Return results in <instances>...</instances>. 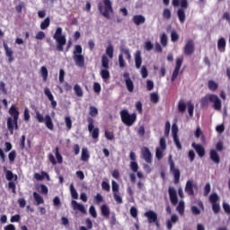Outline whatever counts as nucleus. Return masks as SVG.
<instances>
[{"label":"nucleus","instance_id":"37998d69","mask_svg":"<svg viewBox=\"0 0 230 230\" xmlns=\"http://www.w3.org/2000/svg\"><path fill=\"white\" fill-rule=\"evenodd\" d=\"M44 94L45 96H47L49 102H53V100H55V97L53 96V93H51V91L49 90V88L46 87L44 89Z\"/></svg>","mask_w":230,"mask_h":230},{"label":"nucleus","instance_id":"dca6fc26","mask_svg":"<svg viewBox=\"0 0 230 230\" xmlns=\"http://www.w3.org/2000/svg\"><path fill=\"white\" fill-rule=\"evenodd\" d=\"M141 157L147 163V164H152L154 158L152 156V152L148 147H142L141 148Z\"/></svg>","mask_w":230,"mask_h":230},{"label":"nucleus","instance_id":"58836bf2","mask_svg":"<svg viewBox=\"0 0 230 230\" xmlns=\"http://www.w3.org/2000/svg\"><path fill=\"white\" fill-rule=\"evenodd\" d=\"M44 177H49V175H48L46 172H41V174L39 172L34 173V179H36V181H42Z\"/></svg>","mask_w":230,"mask_h":230},{"label":"nucleus","instance_id":"774afa93","mask_svg":"<svg viewBox=\"0 0 230 230\" xmlns=\"http://www.w3.org/2000/svg\"><path fill=\"white\" fill-rule=\"evenodd\" d=\"M223 209H224L225 213H226V215H229V217H230V206H229V204L224 203L223 204Z\"/></svg>","mask_w":230,"mask_h":230},{"label":"nucleus","instance_id":"9d476101","mask_svg":"<svg viewBox=\"0 0 230 230\" xmlns=\"http://www.w3.org/2000/svg\"><path fill=\"white\" fill-rule=\"evenodd\" d=\"M36 119L39 121V123H44L49 128V130H55V125L53 124V119H51V116L46 115L45 118L40 112L37 111L36 112Z\"/></svg>","mask_w":230,"mask_h":230},{"label":"nucleus","instance_id":"412c9836","mask_svg":"<svg viewBox=\"0 0 230 230\" xmlns=\"http://www.w3.org/2000/svg\"><path fill=\"white\" fill-rule=\"evenodd\" d=\"M146 18L142 14H136L133 16V22L136 26H141V24H145Z\"/></svg>","mask_w":230,"mask_h":230},{"label":"nucleus","instance_id":"6e6d98bb","mask_svg":"<svg viewBox=\"0 0 230 230\" xmlns=\"http://www.w3.org/2000/svg\"><path fill=\"white\" fill-rule=\"evenodd\" d=\"M212 211L217 215L220 213V204L219 203H212Z\"/></svg>","mask_w":230,"mask_h":230},{"label":"nucleus","instance_id":"f257e3e1","mask_svg":"<svg viewBox=\"0 0 230 230\" xmlns=\"http://www.w3.org/2000/svg\"><path fill=\"white\" fill-rule=\"evenodd\" d=\"M9 114L12 117H8L7 119V128L10 134L13 136V130L19 129V110H17V106L15 104H12L9 109Z\"/></svg>","mask_w":230,"mask_h":230},{"label":"nucleus","instance_id":"6e6552de","mask_svg":"<svg viewBox=\"0 0 230 230\" xmlns=\"http://www.w3.org/2000/svg\"><path fill=\"white\" fill-rule=\"evenodd\" d=\"M53 39L56 40L57 42V49L60 52L64 51V45L67 42L66 37L62 35L61 27H58L56 32L53 35Z\"/></svg>","mask_w":230,"mask_h":230},{"label":"nucleus","instance_id":"393cba45","mask_svg":"<svg viewBox=\"0 0 230 230\" xmlns=\"http://www.w3.org/2000/svg\"><path fill=\"white\" fill-rule=\"evenodd\" d=\"M185 191H186L187 194L190 195V197H192L193 195H195V190H193V181H188L186 182Z\"/></svg>","mask_w":230,"mask_h":230},{"label":"nucleus","instance_id":"09e8293b","mask_svg":"<svg viewBox=\"0 0 230 230\" xmlns=\"http://www.w3.org/2000/svg\"><path fill=\"white\" fill-rule=\"evenodd\" d=\"M65 123L67 130H71V128H73V120H71V117H66Z\"/></svg>","mask_w":230,"mask_h":230},{"label":"nucleus","instance_id":"bb28decb","mask_svg":"<svg viewBox=\"0 0 230 230\" xmlns=\"http://www.w3.org/2000/svg\"><path fill=\"white\" fill-rule=\"evenodd\" d=\"M5 179L6 181H9L10 182H12V181H17L19 179V176H17V174H13V172L10 170H7L5 172Z\"/></svg>","mask_w":230,"mask_h":230},{"label":"nucleus","instance_id":"6ab92c4d","mask_svg":"<svg viewBox=\"0 0 230 230\" xmlns=\"http://www.w3.org/2000/svg\"><path fill=\"white\" fill-rule=\"evenodd\" d=\"M168 191L171 203L172 206H177V203L179 202V199L177 198V190H175L172 187H169Z\"/></svg>","mask_w":230,"mask_h":230},{"label":"nucleus","instance_id":"4468645a","mask_svg":"<svg viewBox=\"0 0 230 230\" xmlns=\"http://www.w3.org/2000/svg\"><path fill=\"white\" fill-rule=\"evenodd\" d=\"M144 217L147 218L148 224H155L159 227V219L157 218V213L153 210H149L144 214Z\"/></svg>","mask_w":230,"mask_h":230},{"label":"nucleus","instance_id":"1a4fd4ad","mask_svg":"<svg viewBox=\"0 0 230 230\" xmlns=\"http://www.w3.org/2000/svg\"><path fill=\"white\" fill-rule=\"evenodd\" d=\"M101 64V77L102 80H109V78H111V72H109V69H111V66H109V58L105 55H102Z\"/></svg>","mask_w":230,"mask_h":230},{"label":"nucleus","instance_id":"13d9d810","mask_svg":"<svg viewBox=\"0 0 230 230\" xmlns=\"http://www.w3.org/2000/svg\"><path fill=\"white\" fill-rule=\"evenodd\" d=\"M15 157H17V153L15 150L11 151L8 155L10 163H13V161H15Z\"/></svg>","mask_w":230,"mask_h":230},{"label":"nucleus","instance_id":"2eb2a0df","mask_svg":"<svg viewBox=\"0 0 230 230\" xmlns=\"http://www.w3.org/2000/svg\"><path fill=\"white\" fill-rule=\"evenodd\" d=\"M184 55L190 57V55H193L195 53V41L193 40H188L184 48H183Z\"/></svg>","mask_w":230,"mask_h":230},{"label":"nucleus","instance_id":"cd10ccee","mask_svg":"<svg viewBox=\"0 0 230 230\" xmlns=\"http://www.w3.org/2000/svg\"><path fill=\"white\" fill-rule=\"evenodd\" d=\"M226 39L220 38L217 41L218 51H220L221 53H224V51H226Z\"/></svg>","mask_w":230,"mask_h":230},{"label":"nucleus","instance_id":"a18cd8bd","mask_svg":"<svg viewBox=\"0 0 230 230\" xmlns=\"http://www.w3.org/2000/svg\"><path fill=\"white\" fill-rule=\"evenodd\" d=\"M55 155H56V159H57L58 164H62V163H64V158L62 157V155L58 151V147H56Z\"/></svg>","mask_w":230,"mask_h":230},{"label":"nucleus","instance_id":"c03bdc74","mask_svg":"<svg viewBox=\"0 0 230 230\" xmlns=\"http://www.w3.org/2000/svg\"><path fill=\"white\" fill-rule=\"evenodd\" d=\"M41 76L43 78V82L48 81V68L46 66H41L40 68Z\"/></svg>","mask_w":230,"mask_h":230},{"label":"nucleus","instance_id":"b1692460","mask_svg":"<svg viewBox=\"0 0 230 230\" xmlns=\"http://www.w3.org/2000/svg\"><path fill=\"white\" fill-rule=\"evenodd\" d=\"M141 64H143V58H141V51L137 50L135 54V66L137 69L141 67Z\"/></svg>","mask_w":230,"mask_h":230},{"label":"nucleus","instance_id":"ea45409f","mask_svg":"<svg viewBox=\"0 0 230 230\" xmlns=\"http://www.w3.org/2000/svg\"><path fill=\"white\" fill-rule=\"evenodd\" d=\"M184 208H185V205H184V201H180L177 208H176V210L178 211L179 215H184Z\"/></svg>","mask_w":230,"mask_h":230},{"label":"nucleus","instance_id":"e433bc0d","mask_svg":"<svg viewBox=\"0 0 230 230\" xmlns=\"http://www.w3.org/2000/svg\"><path fill=\"white\" fill-rule=\"evenodd\" d=\"M106 55L109 57V58H114V47L112 45H109L106 48Z\"/></svg>","mask_w":230,"mask_h":230},{"label":"nucleus","instance_id":"0eeeda50","mask_svg":"<svg viewBox=\"0 0 230 230\" xmlns=\"http://www.w3.org/2000/svg\"><path fill=\"white\" fill-rule=\"evenodd\" d=\"M82 46L75 45L73 51V60L77 67H84L85 66V58L82 55Z\"/></svg>","mask_w":230,"mask_h":230},{"label":"nucleus","instance_id":"49530a36","mask_svg":"<svg viewBox=\"0 0 230 230\" xmlns=\"http://www.w3.org/2000/svg\"><path fill=\"white\" fill-rule=\"evenodd\" d=\"M163 152H164V149L159 148L157 147L155 150V157L158 161H161V159H163L164 155Z\"/></svg>","mask_w":230,"mask_h":230},{"label":"nucleus","instance_id":"c756f323","mask_svg":"<svg viewBox=\"0 0 230 230\" xmlns=\"http://www.w3.org/2000/svg\"><path fill=\"white\" fill-rule=\"evenodd\" d=\"M91 157V155H89V150L87 149V147H84L82 149V153H81V159L84 162L87 163V161H89V158Z\"/></svg>","mask_w":230,"mask_h":230},{"label":"nucleus","instance_id":"052dcab7","mask_svg":"<svg viewBox=\"0 0 230 230\" xmlns=\"http://www.w3.org/2000/svg\"><path fill=\"white\" fill-rule=\"evenodd\" d=\"M187 107H188L189 116L192 117L193 111H195V106L191 102H188Z\"/></svg>","mask_w":230,"mask_h":230},{"label":"nucleus","instance_id":"423d86ee","mask_svg":"<svg viewBox=\"0 0 230 230\" xmlns=\"http://www.w3.org/2000/svg\"><path fill=\"white\" fill-rule=\"evenodd\" d=\"M119 115H120L122 123H124V125H126L127 127H132V125H134L137 119V114L136 113L130 114L128 112V110L127 109L120 111Z\"/></svg>","mask_w":230,"mask_h":230},{"label":"nucleus","instance_id":"a19ab883","mask_svg":"<svg viewBox=\"0 0 230 230\" xmlns=\"http://www.w3.org/2000/svg\"><path fill=\"white\" fill-rule=\"evenodd\" d=\"M163 17L166 19V21H170L172 19V11L168 8L164 9Z\"/></svg>","mask_w":230,"mask_h":230},{"label":"nucleus","instance_id":"aec40b11","mask_svg":"<svg viewBox=\"0 0 230 230\" xmlns=\"http://www.w3.org/2000/svg\"><path fill=\"white\" fill-rule=\"evenodd\" d=\"M4 49L5 51V55L8 58V62L12 63L13 62V50L12 49L8 48V44L6 42L3 43Z\"/></svg>","mask_w":230,"mask_h":230},{"label":"nucleus","instance_id":"473e14b6","mask_svg":"<svg viewBox=\"0 0 230 230\" xmlns=\"http://www.w3.org/2000/svg\"><path fill=\"white\" fill-rule=\"evenodd\" d=\"M50 23H51V19H49V17L45 18L44 21L41 22L40 25V30H48V28H49Z\"/></svg>","mask_w":230,"mask_h":230},{"label":"nucleus","instance_id":"338daca9","mask_svg":"<svg viewBox=\"0 0 230 230\" xmlns=\"http://www.w3.org/2000/svg\"><path fill=\"white\" fill-rule=\"evenodd\" d=\"M119 66L121 68L125 67V59L123 58V55L122 54L119 55Z\"/></svg>","mask_w":230,"mask_h":230},{"label":"nucleus","instance_id":"4be33fe9","mask_svg":"<svg viewBox=\"0 0 230 230\" xmlns=\"http://www.w3.org/2000/svg\"><path fill=\"white\" fill-rule=\"evenodd\" d=\"M72 206L74 209L80 211V213H83V215H85V213H87L85 207L83 204L78 203L76 200L72 201Z\"/></svg>","mask_w":230,"mask_h":230},{"label":"nucleus","instance_id":"864d4df0","mask_svg":"<svg viewBox=\"0 0 230 230\" xmlns=\"http://www.w3.org/2000/svg\"><path fill=\"white\" fill-rule=\"evenodd\" d=\"M174 145L178 150H182V145L181 144V140H179V137H172Z\"/></svg>","mask_w":230,"mask_h":230},{"label":"nucleus","instance_id":"de8ad7c7","mask_svg":"<svg viewBox=\"0 0 230 230\" xmlns=\"http://www.w3.org/2000/svg\"><path fill=\"white\" fill-rule=\"evenodd\" d=\"M150 101L152 103H158L159 102V94L157 93H152L150 94Z\"/></svg>","mask_w":230,"mask_h":230},{"label":"nucleus","instance_id":"69168bd1","mask_svg":"<svg viewBox=\"0 0 230 230\" xmlns=\"http://www.w3.org/2000/svg\"><path fill=\"white\" fill-rule=\"evenodd\" d=\"M158 148H162L163 150H166V139L164 137L160 138V146Z\"/></svg>","mask_w":230,"mask_h":230},{"label":"nucleus","instance_id":"c9c22d12","mask_svg":"<svg viewBox=\"0 0 230 230\" xmlns=\"http://www.w3.org/2000/svg\"><path fill=\"white\" fill-rule=\"evenodd\" d=\"M218 200H220V198L218 197V194H217V192H214L209 196V202L211 204H217L218 203Z\"/></svg>","mask_w":230,"mask_h":230},{"label":"nucleus","instance_id":"4d7b16f0","mask_svg":"<svg viewBox=\"0 0 230 230\" xmlns=\"http://www.w3.org/2000/svg\"><path fill=\"white\" fill-rule=\"evenodd\" d=\"M104 136L108 141H112L114 139V132L105 130Z\"/></svg>","mask_w":230,"mask_h":230},{"label":"nucleus","instance_id":"a211bd4d","mask_svg":"<svg viewBox=\"0 0 230 230\" xmlns=\"http://www.w3.org/2000/svg\"><path fill=\"white\" fill-rule=\"evenodd\" d=\"M192 148H194L195 152L198 154L199 157L202 158L204 155H206V148H204V146L197 143L191 144Z\"/></svg>","mask_w":230,"mask_h":230},{"label":"nucleus","instance_id":"5fc2aeb1","mask_svg":"<svg viewBox=\"0 0 230 230\" xmlns=\"http://www.w3.org/2000/svg\"><path fill=\"white\" fill-rule=\"evenodd\" d=\"M178 111L179 112H186V104L183 102H179L178 103Z\"/></svg>","mask_w":230,"mask_h":230},{"label":"nucleus","instance_id":"39448f33","mask_svg":"<svg viewBox=\"0 0 230 230\" xmlns=\"http://www.w3.org/2000/svg\"><path fill=\"white\" fill-rule=\"evenodd\" d=\"M97 8L101 15L105 17V19H111V13H114L112 2H111V0H102V2H99L97 4Z\"/></svg>","mask_w":230,"mask_h":230},{"label":"nucleus","instance_id":"9b49d317","mask_svg":"<svg viewBox=\"0 0 230 230\" xmlns=\"http://www.w3.org/2000/svg\"><path fill=\"white\" fill-rule=\"evenodd\" d=\"M168 163L170 164V172L173 175L175 184H177L181 181V171L175 168V162H173L172 155L169 156Z\"/></svg>","mask_w":230,"mask_h":230},{"label":"nucleus","instance_id":"f3484780","mask_svg":"<svg viewBox=\"0 0 230 230\" xmlns=\"http://www.w3.org/2000/svg\"><path fill=\"white\" fill-rule=\"evenodd\" d=\"M123 78L128 93H134V81L130 78V74L128 72H125L123 74Z\"/></svg>","mask_w":230,"mask_h":230},{"label":"nucleus","instance_id":"f8f14e48","mask_svg":"<svg viewBox=\"0 0 230 230\" xmlns=\"http://www.w3.org/2000/svg\"><path fill=\"white\" fill-rule=\"evenodd\" d=\"M111 190L115 202L117 204H123V198L119 195V184L114 180L111 181Z\"/></svg>","mask_w":230,"mask_h":230},{"label":"nucleus","instance_id":"8fccbe9b","mask_svg":"<svg viewBox=\"0 0 230 230\" xmlns=\"http://www.w3.org/2000/svg\"><path fill=\"white\" fill-rule=\"evenodd\" d=\"M129 168L134 173H136L137 170H139V165L137 164V162H130Z\"/></svg>","mask_w":230,"mask_h":230},{"label":"nucleus","instance_id":"79ce46f5","mask_svg":"<svg viewBox=\"0 0 230 230\" xmlns=\"http://www.w3.org/2000/svg\"><path fill=\"white\" fill-rule=\"evenodd\" d=\"M44 94L45 96H47L49 102H53V100H55V97L53 96V93H51V91L49 90V88L46 87L44 89Z\"/></svg>","mask_w":230,"mask_h":230},{"label":"nucleus","instance_id":"7c9ffc66","mask_svg":"<svg viewBox=\"0 0 230 230\" xmlns=\"http://www.w3.org/2000/svg\"><path fill=\"white\" fill-rule=\"evenodd\" d=\"M33 199L36 202V206H40V204H44V198H42V196H40V194L37 193V192H33Z\"/></svg>","mask_w":230,"mask_h":230},{"label":"nucleus","instance_id":"603ef678","mask_svg":"<svg viewBox=\"0 0 230 230\" xmlns=\"http://www.w3.org/2000/svg\"><path fill=\"white\" fill-rule=\"evenodd\" d=\"M0 92L2 94H8V90L6 89V84L4 82L0 81Z\"/></svg>","mask_w":230,"mask_h":230},{"label":"nucleus","instance_id":"680f3d73","mask_svg":"<svg viewBox=\"0 0 230 230\" xmlns=\"http://www.w3.org/2000/svg\"><path fill=\"white\" fill-rule=\"evenodd\" d=\"M194 135H195V137H197L198 139H199V137H200V136H201L202 139H204V135L202 133V129H200V127H199V126L197 127Z\"/></svg>","mask_w":230,"mask_h":230},{"label":"nucleus","instance_id":"c85d7f7f","mask_svg":"<svg viewBox=\"0 0 230 230\" xmlns=\"http://www.w3.org/2000/svg\"><path fill=\"white\" fill-rule=\"evenodd\" d=\"M74 92L77 98L84 97V90L82 89V86H80V84H76L74 85Z\"/></svg>","mask_w":230,"mask_h":230},{"label":"nucleus","instance_id":"3c124183","mask_svg":"<svg viewBox=\"0 0 230 230\" xmlns=\"http://www.w3.org/2000/svg\"><path fill=\"white\" fill-rule=\"evenodd\" d=\"M161 44L164 46V48H166L168 46V36L166 33H164L161 37Z\"/></svg>","mask_w":230,"mask_h":230},{"label":"nucleus","instance_id":"e2e57ef3","mask_svg":"<svg viewBox=\"0 0 230 230\" xmlns=\"http://www.w3.org/2000/svg\"><path fill=\"white\" fill-rule=\"evenodd\" d=\"M172 137H179L177 135L178 132H179V128L177 127V124H172Z\"/></svg>","mask_w":230,"mask_h":230},{"label":"nucleus","instance_id":"72a5a7b5","mask_svg":"<svg viewBox=\"0 0 230 230\" xmlns=\"http://www.w3.org/2000/svg\"><path fill=\"white\" fill-rule=\"evenodd\" d=\"M208 87L209 91H212V93H215V91H217V89H218V84H217V82H215L213 80H208Z\"/></svg>","mask_w":230,"mask_h":230},{"label":"nucleus","instance_id":"20e7f679","mask_svg":"<svg viewBox=\"0 0 230 230\" xmlns=\"http://www.w3.org/2000/svg\"><path fill=\"white\" fill-rule=\"evenodd\" d=\"M172 4L174 8L181 6V8L177 10V17L181 24H184L186 21V10H188L190 6L188 0H172Z\"/></svg>","mask_w":230,"mask_h":230},{"label":"nucleus","instance_id":"0e129e2a","mask_svg":"<svg viewBox=\"0 0 230 230\" xmlns=\"http://www.w3.org/2000/svg\"><path fill=\"white\" fill-rule=\"evenodd\" d=\"M145 49L146 51H152V49H154V44H152V41L148 40L145 43Z\"/></svg>","mask_w":230,"mask_h":230},{"label":"nucleus","instance_id":"ddd939ff","mask_svg":"<svg viewBox=\"0 0 230 230\" xmlns=\"http://www.w3.org/2000/svg\"><path fill=\"white\" fill-rule=\"evenodd\" d=\"M182 62H184L183 58H178L176 59V65L171 77V82H175V80H177V76H179V73H181V67L182 66Z\"/></svg>","mask_w":230,"mask_h":230},{"label":"nucleus","instance_id":"f704fd0d","mask_svg":"<svg viewBox=\"0 0 230 230\" xmlns=\"http://www.w3.org/2000/svg\"><path fill=\"white\" fill-rule=\"evenodd\" d=\"M101 186L103 191H111V183H109V180L106 179V181H102Z\"/></svg>","mask_w":230,"mask_h":230},{"label":"nucleus","instance_id":"f03ea898","mask_svg":"<svg viewBox=\"0 0 230 230\" xmlns=\"http://www.w3.org/2000/svg\"><path fill=\"white\" fill-rule=\"evenodd\" d=\"M98 114V108L96 106H90L89 107V115L91 117L87 118L88 121V131L92 134L93 139H98L100 137V128H94V119Z\"/></svg>","mask_w":230,"mask_h":230},{"label":"nucleus","instance_id":"5701e85b","mask_svg":"<svg viewBox=\"0 0 230 230\" xmlns=\"http://www.w3.org/2000/svg\"><path fill=\"white\" fill-rule=\"evenodd\" d=\"M210 159L215 163V164H220V155H218V153L215 149L210 150Z\"/></svg>","mask_w":230,"mask_h":230},{"label":"nucleus","instance_id":"bf43d9fd","mask_svg":"<svg viewBox=\"0 0 230 230\" xmlns=\"http://www.w3.org/2000/svg\"><path fill=\"white\" fill-rule=\"evenodd\" d=\"M171 40L172 42H177V40H179V34L177 33V31H172L171 32Z\"/></svg>","mask_w":230,"mask_h":230},{"label":"nucleus","instance_id":"4c0bfd02","mask_svg":"<svg viewBox=\"0 0 230 230\" xmlns=\"http://www.w3.org/2000/svg\"><path fill=\"white\" fill-rule=\"evenodd\" d=\"M70 193L72 199H75V200L78 199V192L76 191V189H75V185L73 183L70 185Z\"/></svg>","mask_w":230,"mask_h":230},{"label":"nucleus","instance_id":"7ed1b4c3","mask_svg":"<svg viewBox=\"0 0 230 230\" xmlns=\"http://www.w3.org/2000/svg\"><path fill=\"white\" fill-rule=\"evenodd\" d=\"M209 102L213 103V109L215 111H222V101L218 98V95L215 93H208L200 100L201 107H209Z\"/></svg>","mask_w":230,"mask_h":230},{"label":"nucleus","instance_id":"a878e982","mask_svg":"<svg viewBox=\"0 0 230 230\" xmlns=\"http://www.w3.org/2000/svg\"><path fill=\"white\" fill-rule=\"evenodd\" d=\"M177 222H179V217L173 214L171 217V219L167 220V229L172 230V227H173V224H177Z\"/></svg>","mask_w":230,"mask_h":230},{"label":"nucleus","instance_id":"2f4dec72","mask_svg":"<svg viewBox=\"0 0 230 230\" xmlns=\"http://www.w3.org/2000/svg\"><path fill=\"white\" fill-rule=\"evenodd\" d=\"M101 213H102V217H106L107 218H109V217L111 215V208H109V206H107V205H102L101 207Z\"/></svg>","mask_w":230,"mask_h":230}]
</instances>
